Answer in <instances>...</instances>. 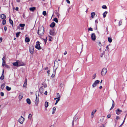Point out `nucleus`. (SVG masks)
<instances>
[{"label":"nucleus","mask_w":127,"mask_h":127,"mask_svg":"<svg viewBox=\"0 0 127 127\" xmlns=\"http://www.w3.org/2000/svg\"><path fill=\"white\" fill-rule=\"evenodd\" d=\"M44 33V29L43 26L39 27L37 33L39 36L41 37Z\"/></svg>","instance_id":"nucleus-1"},{"label":"nucleus","mask_w":127,"mask_h":127,"mask_svg":"<svg viewBox=\"0 0 127 127\" xmlns=\"http://www.w3.org/2000/svg\"><path fill=\"white\" fill-rule=\"evenodd\" d=\"M107 69L106 68H103L101 71V75L102 76H104L107 72Z\"/></svg>","instance_id":"nucleus-2"},{"label":"nucleus","mask_w":127,"mask_h":127,"mask_svg":"<svg viewBox=\"0 0 127 127\" xmlns=\"http://www.w3.org/2000/svg\"><path fill=\"white\" fill-rule=\"evenodd\" d=\"M100 81L98 80L95 81L93 83L92 85V87L93 88H94L98 84H99Z\"/></svg>","instance_id":"nucleus-3"},{"label":"nucleus","mask_w":127,"mask_h":127,"mask_svg":"<svg viewBox=\"0 0 127 127\" xmlns=\"http://www.w3.org/2000/svg\"><path fill=\"white\" fill-rule=\"evenodd\" d=\"M29 50L31 53V54H33L34 51V46L32 45L30 46Z\"/></svg>","instance_id":"nucleus-4"},{"label":"nucleus","mask_w":127,"mask_h":127,"mask_svg":"<svg viewBox=\"0 0 127 127\" xmlns=\"http://www.w3.org/2000/svg\"><path fill=\"white\" fill-rule=\"evenodd\" d=\"M25 120L24 118L21 116L18 120V121L21 124H22Z\"/></svg>","instance_id":"nucleus-5"},{"label":"nucleus","mask_w":127,"mask_h":127,"mask_svg":"<svg viewBox=\"0 0 127 127\" xmlns=\"http://www.w3.org/2000/svg\"><path fill=\"white\" fill-rule=\"evenodd\" d=\"M36 44L35 45V48L38 49H41L40 45L39 44V41H37L36 43Z\"/></svg>","instance_id":"nucleus-6"},{"label":"nucleus","mask_w":127,"mask_h":127,"mask_svg":"<svg viewBox=\"0 0 127 127\" xmlns=\"http://www.w3.org/2000/svg\"><path fill=\"white\" fill-rule=\"evenodd\" d=\"M116 113L118 115H120L122 112V110L120 109L119 108H118L115 111Z\"/></svg>","instance_id":"nucleus-7"},{"label":"nucleus","mask_w":127,"mask_h":127,"mask_svg":"<svg viewBox=\"0 0 127 127\" xmlns=\"http://www.w3.org/2000/svg\"><path fill=\"white\" fill-rule=\"evenodd\" d=\"M50 34L51 35H56V33L54 30L53 29L50 30L49 32Z\"/></svg>","instance_id":"nucleus-8"},{"label":"nucleus","mask_w":127,"mask_h":127,"mask_svg":"<svg viewBox=\"0 0 127 127\" xmlns=\"http://www.w3.org/2000/svg\"><path fill=\"white\" fill-rule=\"evenodd\" d=\"M91 38L92 40L94 41H95L96 39V36L94 33H92L91 36Z\"/></svg>","instance_id":"nucleus-9"},{"label":"nucleus","mask_w":127,"mask_h":127,"mask_svg":"<svg viewBox=\"0 0 127 127\" xmlns=\"http://www.w3.org/2000/svg\"><path fill=\"white\" fill-rule=\"evenodd\" d=\"M19 62H16L14 63H13V65L14 66H19L20 65H20L19 64Z\"/></svg>","instance_id":"nucleus-10"},{"label":"nucleus","mask_w":127,"mask_h":127,"mask_svg":"<svg viewBox=\"0 0 127 127\" xmlns=\"http://www.w3.org/2000/svg\"><path fill=\"white\" fill-rule=\"evenodd\" d=\"M120 119V117L119 116H117L116 117V118L114 119L115 122V126H116L117 124V120L118 119Z\"/></svg>","instance_id":"nucleus-11"},{"label":"nucleus","mask_w":127,"mask_h":127,"mask_svg":"<svg viewBox=\"0 0 127 127\" xmlns=\"http://www.w3.org/2000/svg\"><path fill=\"white\" fill-rule=\"evenodd\" d=\"M44 91V89L43 86H41L39 88V92L41 94H42Z\"/></svg>","instance_id":"nucleus-12"},{"label":"nucleus","mask_w":127,"mask_h":127,"mask_svg":"<svg viewBox=\"0 0 127 127\" xmlns=\"http://www.w3.org/2000/svg\"><path fill=\"white\" fill-rule=\"evenodd\" d=\"M39 98H38L37 96H36V99L35 101V102L36 105H37L38 103L39 102Z\"/></svg>","instance_id":"nucleus-13"},{"label":"nucleus","mask_w":127,"mask_h":127,"mask_svg":"<svg viewBox=\"0 0 127 127\" xmlns=\"http://www.w3.org/2000/svg\"><path fill=\"white\" fill-rule=\"evenodd\" d=\"M23 94L22 93H20L19 96V99L21 100L23 98Z\"/></svg>","instance_id":"nucleus-14"},{"label":"nucleus","mask_w":127,"mask_h":127,"mask_svg":"<svg viewBox=\"0 0 127 127\" xmlns=\"http://www.w3.org/2000/svg\"><path fill=\"white\" fill-rule=\"evenodd\" d=\"M96 110H94L92 112V113H91V117L92 118H93V117L94 115L96 112Z\"/></svg>","instance_id":"nucleus-15"},{"label":"nucleus","mask_w":127,"mask_h":127,"mask_svg":"<svg viewBox=\"0 0 127 127\" xmlns=\"http://www.w3.org/2000/svg\"><path fill=\"white\" fill-rule=\"evenodd\" d=\"M55 25V23L54 22H53L50 25V27L52 28H53L54 27Z\"/></svg>","instance_id":"nucleus-16"},{"label":"nucleus","mask_w":127,"mask_h":127,"mask_svg":"<svg viewBox=\"0 0 127 127\" xmlns=\"http://www.w3.org/2000/svg\"><path fill=\"white\" fill-rule=\"evenodd\" d=\"M26 101L27 103L29 104H30L31 103L30 100L29 98H27L26 99Z\"/></svg>","instance_id":"nucleus-17"},{"label":"nucleus","mask_w":127,"mask_h":127,"mask_svg":"<svg viewBox=\"0 0 127 127\" xmlns=\"http://www.w3.org/2000/svg\"><path fill=\"white\" fill-rule=\"evenodd\" d=\"M1 18L2 19H4L6 18V16L4 14H2L1 15Z\"/></svg>","instance_id":"nucleus-18"},{"label":"nucleus","mask_w":127,"mask_h":127,"mask_svg":"<svg viewBox=\"0 0 127 127\" xmlns=\"http://www.w3.org/2000/svg\"><path fill=\"white\" fill-rule=\"evenodd\" d=\"M61 97V96L60 95L59 93H57L56 95V97H57V98L60 99Z\"/></svg>","instance_id":"nucleus-19"},{"label":"nucleus","mask_w":127,"mask_h":127,"mask_svg":"<svg viewBox=\"0 0 127 127\" xmlns=\"http://www.w3.org/2000/svg\"><path fill=\"white\" fill-rule=\"evenodd\" d=\"M48 106V102L46 101L45 103V106L46 108H47Z\"/></svg>","instance_id":"nucleus-20"},{"label":"nucleus","mask_w":127,"mask_h":127,"mask_svg":"<svg viewBox=\"0 0 127 127\" xmlns=\"http://www.w3.org/2000/svg\"><path fill=\"white\" fill-rule=\"evenodd\" d=\"M107 13V11H105L103 14V16L104 18H105L106 16V15Z\"/></svg>","instance_id":"nucleus-21"},{"label":"nucleus","mask_w":127,"mask_h":127,"mask_svg":"<svg viewBox=\"0 0 127 127\" xmlns=\"http://www.w3.org/2000/svg\"><path fill=\"white\" fill-rule=\"evenodd\" d=\"M91 14L92 18H93L95 15V13L94 12H92L91 13Z\"/></svg>","instance_id":"nucleus-22"},{"label":"nucleus","mask_w":127,"mask_h":127,"mask_svg":"<svg viewBox=\"0 0 127 127\" xmlns=\"http://www.w3.org/2000/svg\"><path fill=\"white\" fill-rule=\"evenodd\" d=\"M29 9L31 11H33L35 10L36 8L35 7H32L30 8Z\"/></svg>","instance_id":"nucleus-23"},{"label":"nucleus","mask_w":127,"mask_h":127,"mask_svg":"<svg viewBox=\"0 0 127 127\" xmlns=\"http://www.w3.org/2000/svg\"><path fill=\"white\" fill-rule=\"evenodd\" d=\"M32 115L31 114H29V115L28 116V118L29 119H30V120H31L32 119Z\"/></svg>","instance_id":"nucleus-24"},{"label":"nucleus","mask_w":127,"mask_h":127,"mask_svg":"<svg viewBox=\"0 0 127 127\" xmlns=\"http://www.w3.org/2000/svg\"><path fill=\"white\" fill-rule=\"evenodd\" d=\"M126 115L125 116V118L124 120V121L123 122V123L121 124V125H120V126L119 127H122V126L123 125V124H124V123L125 122V119L126 118Z\"/></svg>","instance_id":"nucleus-25"},{"label":"nucleus","mask_w":127,"mask_h":127,"mask_svg":"<svg viewBox=\"0 0 127 127\" xmlns=\"http://www.w3.org/2000/svg\"><path fill=\"white\" fill-rule=\"evenodd\" d=\"M25 41L26 42H29L30 41L29 38L28 37H26L25 39Z\"/></svg>","instance_id":"nucleus-26"},{"label":"nucleus","mask_w":127,"mask_h":127,"mask_svg":"<svg viewBox=\"0 0 127 127\" xmlns=\"http://www.w3.org/2000/svg\"><path fill=\"white\" fill-rule=\"evenodd\" d=\"M56 110V108L55 107H53V111L52 112V114H54Z\"/></svg>","instance_id":"nucleus-27"},{"label":"nucleus","mask_w":127,"mask_h":127,"mask_svg":"<svg viewBox=\"0 0 127 127\" xmlns=\"http://www.w3.org/2000/svg\"><path fill=\"white\" fill-rule=\"evenodd\" d=\"M27 79H25V82L24 85H23V87H26V86L27 85Z\"/></svg>","instance_id":"nucleus-28"},{"label":"nucleus","mask_w":127,"mask_h":127,"mask_svg":"<svg viewBox=\"0 0 127 127\" xmlns=\"http://www.w3.org/2000/svg\"><path fill=\"white\" fill-rule=\"evenodd\" d=\"M108 40L109 43H111L112 42V40L111 37H109L108 38Z\"/></svg>","instance_id":"nucleus-29"},{"label":"nucleus","mask_w":127,"mask_h":127,"mask_svg":"<svg viewBox=\"0 0 127 127\" xmlns=\"http://www.w3.org/2000/svg\"><path fill=\"white\" fill-rule=\"evenodd\" d=\"M9 20L10 23L12 25V26H13V21L11 20L10 18H9Z\"/></svg>","instance_id":"nucleus-30"},{"label":"nucleus","mask_w":127,"mask_h":127,"mask_svg":"<svg viewBox=\"0 0 127 127\" xmlns=\"http://www.w3.org/2000/svg\"><path fill=\"white\" fill-rule=\"evenodd\" d=\"M36 96L39 97V92L38 91H36Z\"/></svg>","instance_id":"nucleus-31"},{"label":"nucleus","mask_w":127,"mask_h":127,"mask_svg":"<svg viewBox=\"0 0 127 127\" xmlns=\"http://www.w3.org/2000/svg\"><path fill=\"white\" fill-rule=\"evenodd\" d=\"M6 89L7 91H9L11 90V88L9 87L8 86H6Z\"/></svg>","instance_id":"nucleus-32"},{"label":"nucleus","mask_w":127,"mask_h":127,"mask_svg":"<svg viewBox=\"0 0 127 127\" xmlns=\"http://www.w3.org/2000/svg\"><path fill=\"white\" fill-rule=\"evenodd\" d=\"M5 86V85L4 84H3L1 85V88L2 89H3L4 87Z\"/></svg>","instance_id":"nucleus-33"},{"label":"nucleus","mask_w":127,"mask_h":127,"mask_svg":"<svg viewBox=\"0 0 127 127\" xmlns=\"http://www.w3.org/2000/svg\"><path fill=\"white\" fill-rule=\"evenodd\" d=\"M6 64H5V61H2V66H4Z\"/></svg>","instance_id":"nucleus-34"},{"label":"nucleus","mask_w":127,"mask_h":127,"mask_svg":"<svg viewBox=\"0 0 127 127\" xmlns=\"http://www.w3.org/2000/svg\"><path fill=\"white\" fill-rule=\"evenodd\" d=\"M20 33V32H17L16 34V36L17 37H18L19 36Z\"/></svg>","instance_id":"nucleus-35"},{"label":"nucleus","mask_w":127,"mask_h":127,"mask_svg":"<svg viewBox=\"0 0 127 127\" xmlns=\"http://www.w3.org/2000/svg\"><path fill=\"white\" fill-rule=\"evenodd\" d=\"M54 21L56 23H58V20L56 18H55L54 19Z\"/></svg>","instance_id":"nucleus-36"},{"label":"nucleus","mask_w":127,"mask_h":127,"mask_svg":"<svg viewBox=\"0 0 127 127\" xmlns=\"http://www.w3.org/2000/svg\"><path fill=\"white\" fill-rule=\"evenodd\" d=\"M42 14L44 16H46V12L45 11H43Z\"/></svg>","instance_id":"nucleus-37"},{"label":"nucleus","mask_w":127,"mask_h":127,"mask_svg":"<svg viewBox=\"0 0 127 127\" xmlns=\"http://www.w3.org/2000/svg\"><path fill=\"white\" fill-rule=\"evenodd\" d=\"M6 23V21L5 20H3L2 21V24L3 25H5Z\"/></svg>","instance_id":"nucleus-38"},{"label":"nucleus","mask_w":127,"mask_h":127,"mask_svg":"<svg viewBox=\"0 0 127 127\" xmlns=\"http://www.w3.org/2000/svg\"><path fill=\"white\" fill-rule=\"evenodd\" d=\"M96 77V74H94L92 78L93 79H94Z\"/></svg>","instance_id":"nucleus-39"},{"label":"nucleus","mask_w":127,"mask_h":127,"mask_svg":"<svg viewBox=\"0 0 127 127\" xmlns=\"http://www.w3.org/2000/svg\"><path fill=\"white\" fill-rule=\"evenodd\" d=\"M20 26L21 27H24L25 26L24 24H20Z\"/></svg>","instance_id":"nucleus-40"},{"label":"nucleus","mask_w":127,"mask_h":127,"mask_svg":"<svg viewBox=\"0 0 127 127\" xmlns=\"http://www.w3.org/2000/svg\"><path fill=\"white\" fill-rule=\"evenodd\" d=\"M102 7L104 9H106L107 8L106 6L105 5H103Z\"/></svg>","instance_id":"nucleus-41"},{"label":"nucleus","mask_w":127,"mask_h":127,"mask_svg":"<svg viewBox=\"0 0 127 127\" xmlns=\"http://www.w3.org/2000/svg\"><path fill=\"white\" fill-rule=\"evenodd\" d=\"M122 21H120L119 22V26H120L122 24Z\"/></svg>","instance_id":"nucleus-42"},{"label":"nucleus","mask_w":127,"mask_h":127,"mask_svg":"<svg viewBox=\"0 0 127 127\" xmlns=\"http://www.w3.org/2000/svg\"><path fill=\"white\" fill-rule=\"evenodd\" d=\"M4 75H3V76H2V75L0 77V79L1 80H3L4 79Z\"/></svg>","instance_id":"nucleus-43"},{"label":"nucleus","mask_w":127,"mask_h":127,"mask_svg":"<svg viewBox=\"0 0 127 127\" xmlns=\"http://www.w3.org/2000/svg\"><path fill=\"white\" fill-rule=\"evenodd\" d=\"M88 30L89 31H93V28H89Z\"/></svg>","instance_id":"nucleus-44"},{"label":"nucleus","mask_w":127,"mask_h":127,"mask_svg":"<svg viewBox=\"0 0 127 127\" xmlns=\"http://www.w3.org/2000/svg\"><path fill=\"white\" fill-rule=\"evenodd\" d=\"M105 53V52L103 51V52L102 53L101 55V57H102L103 55Z\"/></svg>","instance_id":"nucleus-45"},{"label":"nucleus","mask_w":127,"mask_h":127,"mask_svg":"<svg viewBox=\"0 0 127 127\" xmlns=\"http://www.w3.org/2000/svg\"><path fill=\"white\" fill-rule=\"evenodd\" d=\"M98 45L100 46L101 47L102 46V44L100 42H99L98 43Z\"/></svg>","instance_id":"nucleus-46"},{"label":"nucleus","mask_w":127,"mask_h":127,"mask_svg":"<svg viewBox=\"0 0 127 127\" xmlns=\"http://www.w3.org/2000/svg\"><path fill=\"white\" fill-rule=\"evenodd\" d=\"M111 115L110 114H108L107 116V117L108 118H110L111 117Z\"/></svg>","instance_id":"nucleus-47"},{"label":"nucleus","mask_w":127,"mask_h":127,"mask_svg":"<svg viewBox=\"0 0 127 127\" xmlns=\"http://www.w3.org/2000/svg\"><path fill=\"white\" fill-rule=\"evenodd\" d=\"M5 67L7 68H9V66L6 64L5 65Z\"/></svg>","instance_id":"nucleus-48"},{"label":"nucleus","mask_w":127,"mask_h":127,"mask_svg":"<svg viewBox=\"0 0 127 127\" xmlns=\"http://www.w3.org/2000/svg\"><path fill=\"white\" fill-rule=\"evenodd\" d=\"M5 57H3L2 59V61H5Z\"/></svg>","instance_id":"nucleus-49"},{"label":"nucleus","mask_w":127,"mask_h":127,"mask_svg":"<svg viewBox=\"0 0 127 127\" xmlns=\"http://www.w3.org/2000/svg\"><path fill=\"white\" fill-rule=\"evenodd\" d=\"M44 88L46 87H47V85L46 84H43L42 85Z\"/></svg>","instance_id":"nucleus-50"},{"label":"nucleus","mask_w":127,"mask_h":127,"mask_svg":"<svg viewBox=\"0 0 127 127\" xmlns=\"http://www.w3.org/2000/svg\"><path fill=\"white\" fill-rule=\"evenodd\" d=\"M0 95H1L2 96H3L4 95L3 93L2 92H1Z\"/></svg>","instance_id":"nucleus-51"},{"label":"nucleus","mask_w":127,"mask_h":127,"mask_svg":"<svg viewBox=\"0 0 127 127\" xmlns=\"http://www.w3.org/2000/svg\"><path fill=\"white\" fill-rule=\"evenodd\" d=\"M44 42H45V43H46L47 40V38H46V39H44Z\"/></svg>","instance_id":"nucleus-52"},{"label":"nucleus","mask_w":127,"mask_h":127,"mask_svg":"<svg viewBox=\"0 0 127 127\" xmlns=\"http://www.w3.org/2000/svg\"><path fill=\"white\" fill-rule=\"evenodd\" d=\"M66 1L69 4L70 3V1L69 0H66Z\"/></svg>","instance_id":"nucleus-53"},{"label":"nucleus","mask_w":127,"mask_h":127,"mask_svg":"<svg viewBox=\"0 0 127 127\" xmlns=\"http://www.w3.org/2000/svg\"><path fill=\"white\" fill-rule=\"evenodd\" d=\"M55 74H52V77H54V76H55Z\"/></svg>","instance_id":"nucleus-54"},{"label":"nucleus","mask_w":127,"mask_h":127,"mask_svg":"<svg viewBox=\"0 0 127 127\" xmlns=\"http://www.w3.org/2000/svg\"><path fill=\"white\" fill-rule=\"evenodd\" d=\"M95 23L97 24L98 23L97 20H95Z\"/></svg>","instance_id":"nucleus-55"},{"label":"nucleus","mask_w":127,"mask_h":127,"mask_svg":"<svg viewBox=\"0 0 127 127\" xmlns=\"http://www.w3.org/2000/svg\"><path fill=\"white\" fill-rule=\"evenodd\" d=\"M50 71L49 70H48L47 71L48 74V75H49H49H50Z\"/></svg>","instance_id":"nucleus-56"},{"label":"nucleus","mask_w":127,"mask_h":127,"mask_svg":"<svg viewBox=\"0 0 127 127\" xmlns=\"http://www.w3.org/2000/svg\"><path fill=\"white\" fill-rule=\"evenodd\" d=\"M60 100V99H58L56 100V102H57V103Z\"/></svg>","instance_id":"nucleus-57"},{"label":"nucleus","mask_w":127,"mask_h":127,"mask_svg":"<svg viewBox=\"0 0 127 127\" xmlns=\"http://www.w3.org/2000/svg\"><path fill=\"white\" fill-rule=\"evenodd\" d=\"M57 15L58 17V18H59V16L60 15L58 13H57Z\"/></svg>","instance_id":"nucleus-58"},{"label":"nucleus","mask_w":127,"mask_h":127,"mask_svg":"<svg viewBox=\"0 0 127 127\" xmlns=\"http://www.w3.org/2000/svg\"><path fill=\"white\" fill-rule=\"evenodd\" d=\"M47 91L45 92L44 94L45 95H47Z\"/></svg>","instance_id":"nucleus-59"},{"label":"nucleus","mask_w":127,"mask_h":127,"mask_svg":"<svg viewBox=\"0 0 127 127\" xmlns=\"http://www.w3.org/2000/svg\"><path fill=\"white\" fill-rule=\"evenodd\" d=\"M114 105H112L111 107V108L110 109V110H111V109H112L114 107Z\"/></svg>","instance_id":"nucleus-60"},{"label":"nucleus","mask_w":127,"mask_h":127,"mask_svg":"<svg viewBox=\"0 0 127 127\" xmlns=\"http://www.w3.org/2000/svg\"><path fill=\"white\" fill-rule=\"evenodd\" d=\"M7 28L6 27H4V30L5 31H6L7 30Z\"/></svg>","instance_id":"nucleus-61"},{"label":"nucleus","mask_w":127,"mask_h":127,"mask_svg":"<svg viewBox=\"0 0 127 127\" xmlns=\"http://www.w3.org/2000/svg\"><path fill=\"white\" fill-rule=\"evenodd\" d=\"M112 101L113 102L112 105H114L115 104L114 101L113 100H112Z\"/></svg>","instance_id":"nucleus-62"},{"label":"nucleus","mask_w":127,"mask_h":127,"mask_svg":"<svg viewBox=\"0 0 127 127\" xmlns=\"http://www.w3.org/2000/svg\"><path fill=\"white\" fill-rule=\"evenodd\" d=\"M18 7H16V8H15V10H16V11H18Z\"/></svg>","instance_id":"nucleus-63"},{"label":"nucleus","mask_w":127,"mask_h":127,"mask_svg":"<svg viewBox=\"0 0 127 127\" xmlns=\"http://www.w3.org/2000/svg\"><path fill=\"white\" fill-rule=\"evenodd\" d=\"M67 54V52L66 51H65L64 53V55H66Z\"/></svg>","instance_id":"nucleus-64"}]
</instances>
